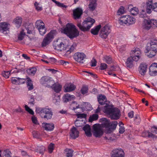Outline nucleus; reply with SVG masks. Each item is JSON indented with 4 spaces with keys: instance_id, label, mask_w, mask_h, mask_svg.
I'll return each instance as SVG.
<instances>
[{
    "instance_id": "f257e3e1",
    "label": "nucleus",
    "mask_w": 157,
    "mask_h": 157,
    "mask_svg": "<svg viewBox=\"0 0 157 157\" xmlns=\"http://www.w3.org/2000/svg\"><path fill=\"white\" fill-rule=\"evenodd\" d=\"M63 32L71 39L76 38L79 35V32L75 26L71 23H68L66 25Z\"/></svg>"
},
{
    "instance_id": "f03ea898",
    "label": "nucleus",
    "mask_w": 157,
    "mask_h": 157,
    "mask_svg": "<svg viewBox=\"0 0 157 157\" xmlns=\"http://www.w3.org/2000/svg\"><path fill=\"white\" fill-rule=\"evenodd\" d=\"M36 112L40 115L42 118L46 119L47 120L52 118L53 115V112L51 108L46 107H36Z\"/></svg>"
},
{
    "instance_id": "7ed1b4c3",
    "label": "nucleus",
    "mask_w": 157,
    "mask_h": 157,
    "mask_svg": "<svg viewBox=\"0 0 157 157\" xmlns=\"http://www.w3.org/2000/svg\"><path fill=\"white\" fill-rule=\"evenodd\" d=\"M95 22V21L94 19L91 17H88L82 22V25L78 23H77V26L82 31L87 32L89 31Z\"/></svg>"
},
{
    "instance_id": "20e7f679",
    "label": "nucleus",
    "mask_w": 157,
    "mask_h": 157,
    "mask_svg": "<svg viewBox=\"0 0 157 157\" xmlns=\"http://www.w3.org/2000/svg\"><path fill=\"white\" fill-rule=\"evenodd\" d=\"M145 52L149 53L148 56L150 58L155 56L157 53V40H151L146 48Z\"/></svg>"
},
{
    "instance_id": "39448f33",
    "label": "nucleus",
    "mask_w": 157,
    "mask_h": 157,
    "mask_svg": "<svg viewBox=\"0 0 157 157\" xmlns=\"http://www.w3.org/2000/svg\"><path fill=\"white\" fill-rule=\"evenodd\" d=\"M135 19L129 15H124L122 16L119 20V23L121 25L124 24L128 25L132 24L135 22Z\"/></svg>"
},
{
    "instance_id": "423d86ee",
    "label": "nucleus",
    "mask_w": 157,
    "mask_h": 157,
    "mask_svg": "<svg viewBox=\"0 0 157 157\" xmlns=\"http://www.w3.org/2000/svg\"><path fill=\"white\" fill-rule=\"evenodd\" d=\"M55 31L52 30L47 34L46 37L43 39L41 45L43 47L46 46L48 45L52 41L54 38V34Z\"/></svg>"
},
{
    "instance_id": "0eeeda50",
    "label": "nucleus",
    "mask_w": 157,
    "mask_h": 157,
    "mask_svg": "<svg viewBox=\"0 0 157 157\" xmlns=\"http://www.w3.org/2000/svg\"><path fill=\"white\" fill-rule=\"evenodd\" d=\"M53 45L54 48L55 49L60 51L66 49V45L62 42L60 40L58 39L54 41L53 42Z\"/></svg>"
},
{
    "instance_id": "6e6552de",
    "label": "nucleus",
    "mask_w": 157,
    "mask_h": 157,
    "mask_svg": "<svg viewBox=\"0 0 157 157\" xmlns=\"http://www.w3.org/2000/svg\"><path fill=\"white\" fill-rule=\"evenodd\" d=\"M40 82L42 84H46L48 86H50L54 83L53 78L48 76L42 77L40 79Z\"/></svg>"
},
{
    "instance_id": "1a4fd4ad",
    "label": "nucleus",
    "mask_w": 157,
    "mask_h": 157,
    "mask_svg": "<svg viewBox=\"0 0 157 157\" xmlns=\"http://www.w3.org/2000/svg\"><path fill=\"white\" fill-rule=\"evenodd\" d=\"M93 135L96 137H100L103 134V131L100 126L97 124H94L93 126Z\"/></svg>"
},
{
    "instance_id": "9d476101",
    "label": "nucleus",
    "mask_w": 157,
    "mask_h": 157,
    "mask_svg": "<svg viewBox=\"0 0 157 157\" xmlns=\"http://www.w3.org/2000/svg\"><path fill=\"white\" fill-rule=\"evenodd\" d=\"M141 52L140 49L138 48H136L134 50L131 51L130 56L133 58L135 61H137L141 57Z\"/></svg>"
},
{
    "instance_id": "9b49d317",
    "label": "nucleus",
    "mask_w": 157,
    "mask_h": 157,
    "mask_svg": "<svg viewBox=\"0 0 157 157\" xmlns=\"http://www.w3.org/2000/svg\"><path fill=\"white\" fill-rule=\"evenodd\" d=\"M125 153L123 150L120 148L113 150L111 154L112 157H124Z\"/></svg>"
},
{
    "instance_id": "f8f14e48",
    "label": "nucleus",
    "mask_w": 157,
    "mask_h": 157,
    "mask_svg": "<svg viewBox=\"0 0 157 157\" xmlns=\"http://www.w3.org/2000/svg\"><path fill=\"white\" fill-rule=\"evenodd\" d=\"M110 32V29L109 27L107 25H105L102 28L100 36L102 38L105 39Z\"/></svg>"
},
{
    "instance_id": "ddd939ff",
    "label": "nucleus",
    "mask_w": 157,
    "mask_h": 157,
    "mask_svg": "<svg viewBox=\"0 0 157 157\" xmlns=\"http://www.w3.org/2000/svg\"><path fill=\"white\" fill-rule=\"evenodd\" d=\"M120 113V111L118 109L114 108L113 110L109 115L111 119L117 120L119 119L121 116Z\"/></svg>"
},
{
    "instance_id": "4468645a",
    "label": "nucleus",
    "mask_w": 157,
    "mask_h": 157,
    "mask_svg": "<svg viewBox=\"0 0 157 157\" xmlns=\"http://www.w3.org/2000/svg\"><path fill=\"white\" fill-rule=\"evenodd\" d=\"M86 57V55L82 52L76 53L74 56V58L76 61L82 63H83V60Z\"/></svg>"
},
{
    "instance_id": "2eb2a0df",
    "label": "nucleus",
    "mask_w": 157,
    "mask_h": 157,
    "mask_svg": "<svg viewBox=\"0 0 157 157\" xmlns=\"http://www.w3.org/2000/svg\"><path fill=\"white\" fill-rule=\"evenodd\" d=\"M147 65L144 63L140 64L138 68L139 73L142 76H144L147 71Z\"/></svg>"
},
{
    "instance_id": "dca6fc26",
    "label": "nucleus",
    "mask_w": 157,
    "mask_h": 157,
    "mask_svg": "<svg viewBox=\"0 0 157 157\" xmlns=\"http://www.w3.org/2000/svg\"><path fill=\"white\" fill-rule=\"evenodd\" d=\"M64 91L70 92L74 90L76 88L75 86L71 83H67L64 86Z\"/></svg>"
},
{
    "instance_id": "f3484780",
    "label": "nucleus",
    "mask_w": 157,
    "mask_h": 157,
    "mask_svg": "<svg viewBox=\"0 0 157 157\" xmlns=\"http://www.w3.org/2000/svg\"><path fill=\"white\" fill-rule=\"evenodd\" d=\"M82 13V9L79 8H77L73 10V14L75 19L80 18Z\"/></svg>"
},
{
    "instance_id": "a211bd4d",
    "label": "nucleus",
    "mask_w": 157,
    "mask_h": 157,
    "mask_svg": "<svg viewBox=\"0 0 157 157\" xmlns=\"http://www.w3.org/2000/svg\"><path fill=\"white\" fill-rule=\"evenodd\" d=\"M70 137L73 139H75L79 136V132L76 128L73 126L71 130Z\"/></svg>"
},
{
    "instance_id": "6ab92c4d",
    "label": "nucleus",
    "mask_w": 157,
    "mask_h": 157,
    "mask_svg": "<svg viewBox=\"0 0 157 157\" xmlns=\"http://www.w3.org/2000/svg\"><path fill=\"white\" fill-rule=\"evenodd\" d=\"M113 108L112 105L106 104L104 108L103 111L105 113L109 115L113 110Z\"/></svg>"
},
{
    "instance_id": "aec40b11",
    "label": "nucleus",
    "mask_w": 157,
    "mask_h": 157,
    "mask_svg": "<svg viewBox=\"0 0 157 157\" xmlns=\"http://www.w3.org/2000/svg\"><path fill=\"white\" fill-rule=\"evenodd\" d=\"M43 127L47 131H52L54 128V124L52 123H44L42 124Z\"/></svg>"
},
{
    "instance_id": "412c9836",
    "label": "nucleus",
    "mask_w": 157,
    "mask_h": 157,
    "mask_svg": "<svg viewBox=\"0 0 157 157\" xmlns=\"http://www.w3.org/2000/svg\"><path fill=\"white\" fill-rule=\"evenodd\" d=\"M83 129L87 136L90 137L91 136L92 134L91 133V128L90 125L86 124L83 127Z\"/></svg>"
},
{
    "instance_id": "4be33fe9",
    "label": "nucleus",
    "mask_w": 157,
    "mask_h": 157,
    "mask_svg": "<svg viewBox=\"0 0 157 157\" xmlns=\"http://www.w3.org/2000/svg\"><path fill=\"white\" fill-rule=\"evenodd\" d=\"M75 97L73 95H71L69 94H65L63 97V101L64 102H67L74 99Z\"/></svg>"
},
{
    "instance_id": "5701e85b",
    "label": "nucleus",
    "mask_w": 157,
    "mask_h": 157,
    "mask_svg": "<svg viewBox=\"0 0 157 157\" xmlns=\"http://www.w3.org/2000/svg\"><path fill=\"white\" fill-rule=\"evenodd\" d=\"M8 24L6 22L0 23V31L4 33L8 30Z\"/></svg>"
},
{
    "instance_id": "b1692460",
    "label": "nucleus",
    "mask_w": 157,
    "mask_h": 157,
    "mask_svg": "<svg viewBox=\"0 0 157 157\" xmlns=\"http://www.w3.org/2000/svg\"><path fill=\"white\" fill-rule=\"evenodd\" d=\"M153 0H148L146 2L147 12L150 14L151 13V10L152 8Z\"/></svg>"
},
{
    "instance_id": "393cba45",
    "label": "nucleus",
    "mask_w": 157,
    "mask_h": 157,
    "mask_svg": "<svg viewBox=\"0 0 157 157\" xmlns=\"http://www.w3.org/2000/svg\"><path fill=\"white\" fill-rule=\"evenodd\" d=\"M101 120L102 121L101 124L102 127L103 128H109L110 122L109 120L105 118H102Z\"/></svg>"
},
{
    "instance_id": "a878e982",
    "label": "nucleus",
    "mask_w": 157,
    "mask_h": 157,
    "mask_svg": "<svg viewBox=\"0 0 157 157\" xmlns=\"http://www.w3.org/2000/svg\"><path fill=\"white\" fill-rule=\"evenodd\" d=\"M97 5L96 0H92L88 5V8L90 11H93L96 8Z\"/></svg>"
},
{
    "instance_id": "bb28decb",
    "label": "nucleus",
    "mask_w": 157,
    "mask_h": 157,
    "mask_svg": "<svg viewBox=\"0 0 157 157\" xmlns=\"http://www.w3.org/2000/svg\"><path fill=\"white\" fill-rule=\"evenodd\" d=\"M133 58L131 56L128 58L126 62V65L128 68H132L133 66Z\"/></svg>"
},
{
    "instance_id": "cd10ccee",
    "label": "nucleus",
    "mask_w": 157,
    "mask_h": 157,
    "mask_svg": "<svg viewBox=\"0 0 157 157\" xmlns=\"http://www.w3.org/2000/svg\"><path fill=\"white\" fill-rule=\"evenodd\" d=\"M52 85V87L55 92L59 93L61 91L62 88V86L61 85L55 83Z\"/></svg>"
},
{
    "instance_id": "c85d7f7f",
    "label": "nucleus",
    "mask_w": 157,
    "mask_h": 157,
    "mask_svg": "<svg viewBox=\"0 0 157 157\" xmlns=\"http://www.w3.org/2000/svg\"><path fill=\"white\" fill-rule=\"evenodd\" d=\"M98 100L99 103L101 105H104L106 101V97L102 95H99L98 97Z\"/></svg>"
},
{
    "instance_id": "c756f323",
    "label": "nucleus",
    "mask_w": 157,
    "mask_h": 157,
    "mask_svg": "<svg viewBox=\"0 0 157 157\" xmlns=\"http://www.w3.org/2000/svg\"><path fill=\"white\" fill-rule=\"evenodd\" d=\"M22 21V19L19 17H16L14 20V22L17 27H19Z\"/></svg>"
},
{
    "instance_id": "7c9ffc66",
    "label": "nucleus",
    "mask_w": 157,
    "mask_h": 157,
    "mask_svg": "<svg viewBox=\"0 0 157 157\" xmlns=\"http://www.w3.org/2000/svg\"><path fill=\"white\" fill-rule=\"evenodd\" d=\"M144 24L143 25L144 28L147 30H149L152 26L149 21V20H144Z\"/></svg>"
},
{
    "instance_id": "2f4dec72",
    "label": "nucleus",
    "mask_w": 157,
    "mask_h": 157,
    "mask_svg": "<svg viewBox=\"0 0 157 157\" xmlns=\"http://www.w3.org/2000/svg\"><path fill=\"white\" fill-rule=\"evenodd\" d=\"M36 69L35 67H32L26 70L27 73L29 75L33 76L36 73Z\"/></svg>"
},
{
    "instance_id": "473e14b6",
    "label": "nucleus",
    "mask_w": 157,
    "mask_h": 157,
    "mask_svg": "<svg viewBox=\"0 0 157 157\" xmlns=\"http://www.w3.org/2000/svg\"><path fill=\"white\" fill-rule=\"evenodd\" d=\"M101 25H99L97 26L95 28L92 29L91 30V33L94 35H96L98 34V31L101 28Z\"/></svg>"
},
{
    "instance_id": "72a5a7b5",
    "label": "nucleus",
    "mask_w": 157,
    "mask_h": 157,
    "mask_svg": "<svg viewBox=\"0 0 157 157\" xmlns=\"http://www.w3.org/2000/svg\"><path fill=\"white\" fill-rule=\"evenodd\" d=\"M2 157H11V153L9 150H6L2 151Z\"/></svg>"
},
{
    "instance_id": "f704fd0d",
    "label": "nucleus",
    "mask_w": 157,
    "mask_h": 157,
    "mask_svg": "<svg viewBox=\"0 0 157 157\" xmlns=\"http://www.w3.org/2000/svg\"><path fill=\"white\" fill-rule=\"evenodd\" d=\"M21 66V65H19L17 66L16 68V70L12 69L10 71V74L13 73H17L19 72L23 71V70L22 69L20 68V67Z\"/></svg>"
},
{
    "instance_id": "c9c22d12",
    "label": "nucleus",
    "mask_w": 157,
    "mask_h": 157,
    "mask_svg": "<svg viewBox=\"0 0 157 157\" xmlns=\"http://www.w3.org/2000/svg\"><path fill=\"white\" fill-rule=\"evenodd\" d=\"M98 117V115L97 114H94L90 116L89 119V122H92L94 121L97 120Z\"/></svg>"
},
{
    "instance_id": "e433bc0d",
    "label": "nucleus",
    "mask_w": 157,
    "mask_h": 157,
    "mask_svg": "<svg viewBox=\"0 0 157 157\" xmlns=\"http://www.w3.org/2000/svg\"><path fill=\"white\" fill-rule=\"evenodd\" d=\"M142 136L143 137H144L148 136L153 138L157 137L156 136H155V135L150 132H143L142 134Z\"/></svg>"
},
{
    "instance_id": "4c0bfd02",
    "label": "nucleus",
    "mask_w": 157,
    "mask_h": 157,
    "mask_svg": "<svg viewBox=\"0 0 157 157\" xmlns=\"http://www.w3.org/2000/svg\"><path fill=\"white\" fill-rule=\"evenodd\" d=\"M28 82H27V85L29 90H31L33 89V86L32 83V82L31 79L29 78H27Z\"/></svg>"
},
{
    "instance_id": "58836bf2",
    "label": "nucleus",
    "mask_w": 157,
    "mask_h": 157,
    "mask_svg": "<svg viewBox=\"0 0 157 157\" xmlns=\"http://www.w3.org/2000/svg\"><path fill=\"white\" fill-rule=\"evenodd\" d=\"M44 25V23L42 20H37L35 23V26L37 29Z\"/></svg>"
},
{
    "instance_id": "ea45409f",
    "label": "nucleus",
    "mask_w": 157,
    "mask_h": 157,
    "mask_svg": "<svg viewBox=\"0 0 157 157\" xmlns=\"http://www.w3.org/2000/svg\"><path fill=\"white\" fill-rule=\"evenodd\" d=\"M40 34L41 35H44L46 32V30L45 28L44 25L38 29Z\"/></svg>"
},
{
    "instance_id": "a19ab883",
    "label": "nucleus",
    "mask_w": 157,
    "mask_h": 157,
    "mask_svg": "<svg viewBox=\"0 0 157 157\" xmlns=\"http://www.w3.org/2000/svg\"><path fill=\"white\" fill-rule=\"evenodd\" d=\"M36 152L39 151L40 154H43L45 150V147L43 146H37L36 149Z\"/></svg>"
},
{
    "instance_id": "79ce46f5",
    "label": "nucleus",
    "mask_w": 157,
    "mask_h": 157,
    "mask_svg": "<svg viewBox=\"0 0 157 157\" xmlns=\"http://www.w3.org/2000/svg\"><path fill=\"white\" fill-rule=\"evenodd\" d=\"M138 9L136 7L132 8L130 10V12L131 14L134 16L136 15L138 13Z\"/></svg>"
},
{
    "instance_id": "37998d69",
    "label": "nucleus",
    "mask_w": 157,
    "mask_h": 157,
    "mask_svg": "<svg viewBox=\"0 0 157 157\" xmlns=\"http://www.w3.org/2000/svg\"><path fill=\"white\" fill-rule=\"evenodd\" d=\"M149 21L152 27L155 28L157 27V20L155 19H151L149 20Z\"/></svg>"
},
{
    "instance_id": "c03bdc74",
    "label": "nucleus",
    "mask_w": 157,
    "mask_h": 157,
    "mask_svg": "<svg viewBox=\"0 0 157 157\" xmlns=\"http://www.w3.org/2000/svg\"><path fill=\"white\" fill-rule=\"evenodd\" d=\"M60 101L59 97L58 96H55L53 100V102L56 105H59Z\"/></svg>"
},
{
    "instance_id": "a18cd8bd",
    "label": "nucleus",
    "mask_w": 157,
    "mask_h": 157,
    "mask_svg": "<svg viewBox=\"0 0 157 157\" xmlns=\"http://www.w3.org/2000/svg\"><path fill=\"white\" fill-rule=\"evenodd\" d=\"M149 69L157 72V63H153L150 66Z\"/></svg>"
},
{
    "instance_id": "49530a36",
    "label": "nucleus",
    "mask_w": 157,
    "mask_h": 157,
    "mask_svg": "<svg viewBox=\"0 0 157 157\" xmlns=\"http://www.w3.org/2000/svg\"><path fill=\"white\" fill-rule=\"evenodd\" d=\"M25 35V33L24 32V30H22L20 34L18 36V39L20 40H22L24 38V36Z\"/></svg>"
},
{
    "instance_id": "de8ad7c7",
    "label": "nucleus",
    "mask_w": 157,
    "mask_h": 157,
    "mask_svg": "<svg viewBox=\"0 0 157 157\" xmlns=\"http://www.w3.org/2000/svg\"><path fill=\"white\" fill-rule=\"evenodd\" d=\"M118 123L117 121H113L112 122H110V127L109 128H110L112 129H115Z\"/></svg>"
},
{
    "instance_id": "09e8293b",
    "label": "nucleus",
    "mask_w": 157,
    "mask_h": 157,
    "mask_svg": "<svg viewBox=\"0 0 157 157\" xmlns=\"http://www.w3.org/2000/svg\"><path fill=\"white\" fill-rule=\"evenodd\" d=\"M67 152L66 155L67 157H72L73 153V150L71 149H67L65 150Z\"/></svg>"
},
{
    "instance_id": "8fccbe9b",
    "label": "nucleus",
    "mask_w": 157,
    "mask_h": 157,
    "mask_svg": "<svg viewBox=\"0 0 157 157\" xmlns=\"http://www.w3.org/2000/svg\"><path fill=\"white\" fill-rule=\"evenodd\" d=\"M52 2H55L56 4L58 6L61 7L66 8L67 6L61 3L60 2L56 1V0H52Z\"/></svg>"
},
{
    "instance_id": "3c124183",
    "label": "nucleus",
    "mask_w": 157,
    "mask_h": 157,
    "mask_svg": "<svg viewBox=\"0 0 157 157\" xmlns=\"http://www.w3.org/2000/svg\"><path fill=\"white\" fill-rule=\"evenodd\" d=\"M71 105L72 108V109L74 110H75L76 109L79 108V105H78L77 103L75 101L72 102Z\"/></svg>"
},
{
    "instance_id": "603ef678",
    "label": "nucleus",
    "mask_w": 157,
    "mask_h": 157,
    "mask_svg": "<svg viewBox=\"0 0 157 157\" xmlns=\"http://www.w3.org/2000/svg\"><path fill=\"white\" fill-rule=\"evenodd\" d=\"M2 75L6 78H8L10 74V71H4L2 72Z\"/></svg>"
},
{
    "instance_id": "864d4df0",
    "label": "nucleus",
    "mask_w": 157,
    "mask_h": 157,
    "mask_svg": "<svg viewBox=\"0 0 157 157\" xmlns=\"http://www.w3.org/2000/svg\"><path fill=\"white\" fill-rule=\"evenodd\" d=\"M104 61L108 64L111 63L112 62V59L109 56H106L104 57Z\"/></svg>"
},
{
    "instance_id": "5fc2aeb1",
    "label": "nucleus",
    "mask_w": 157,
    "mask_h": 157,
    "mask_svg": "<svg viewBox=\"0 0 157 157\" xmlns=\"http://www.w3.org/2000/svg\"><path fill=\"white\" fill-rule=\"evenodd\" d=\"M119 125L120 127L119 129V132L120 134H122L125 131L124 127L123 126H121V124H122V125H123V123L122 122H119Z\"/></svg>"
},
{
    "instance_id": "6e6d98bb",
    "label": "nucleus",
    "mask_w": 157,
    "mask_h": 157,
    "mask_svg": "<svg viewBox=\"0 0 157 157\" xmlns=\"http://www.w3.org/2000/svg\"><path fill=\"white\" fill-rule=\"evenodd\" d=\"M134 121L137 124H138L140 123L141 120L139 115H137L135 116Z\"/></svg>"
},
{
    "instance_id": "4d7b16f0",
    "label": "nucleus",
    "mask_w": 157,
    "mask_h": 157,
    "mask_svg": "<svg viewBox=\"0 0 157 157\" xmlns=\"http://www.w3.org/2000/svg\"><path fill=\"white\" fill-rule=\"evenodd\" d=\"M124 7L123 6H121L117 11V15H120L123 14L124 13Z\"/></svg>"
},
{
    "instance_id": "13d9d810",
    "label": "nucleus",
    "mask_w": 157,
    "mask_h": 157,
    "mask_svg": "<svg viewBox=\"0 0 157 157\" xmlns=\"http://www.w3.org/2000/svg\"><path fill=\"white\" fill-rule=\"evenodd\" d=\"M36 9L37 10H42V7L41 5L37 2H35L34 4Z\"/></svg>"
},
{
    "instance_id": "bf43d9fd",
    "label": "nucleus",
    "mask_w": 157,
    "mask_h": 157,
    "mask_svg": "<svg viewBox=\"0 0 157 157\" xmlns=\"http://www.w3.org/2000/svg\"><path fill=\"white\" fill-rule=\"evenodd\" d=\"M19 79L18 78H14L12 77L11 79V82L12 83L16 84L19 85Z\"/></svg>"
},
{
    "instance_id": "052dcab7",
    "label": "nucleus",
    "mask_w": 157,
    "mask_h": 157,
    "mask_svg": "<svg viewBox=\"0 0 157 157\" xmlns=\"http://www.w3.org/2000/svg\"><path fill=\"white\" fill-rule=\"evenodd\" d=\"M112 136L113 135L111 133H106L105 138L106 140L113 141L114 139H112Z\"/></svg>"
},
{
    "instance_id": "680f3d73",
    "label": "nucleus",
    "mask_w": 157,
    "mask_h": 157,
    "mask_svg": "<svg viewBox=\"0 0 157 157\" xmlns=\"http://www.w3.org/2000/svg\"><path fill=\"white\" fill-rule=\"evenodd\" d=\"M77 46V44L76 43H74L71 46V47L69 49V50L67 51V52H70V53L73 52L75 48Z\"/></svg>"
},
{
    "instance_id": "e2e57ef3",
    "label": "nucleus",
    "mask_w": 157,
    "mask_h": 157,
    "mask_svg": "<svg viewBox=\"0 0 157 157\" xmlns=\"http://www.w3.org/2000/svg\"><path fill=\"white\" fill-rule=\"evenodd\" d=\"M25 110L27 111L29 113H30V114L33 115L34 114V112L33 111V110L30 109L28 106L25 105Z\"/></svg>"
},
{
    "instance_id": "0e129e2a",
    "label": "nucleus",
    "mask_w": 157,
    "mask_h": 157,
    "mask_svg": "<svg viewBox=\"0 0 157 157\" xmlns=\"http://www.w3.org/2000/svg\"><path fill=\"white\" fill-rule=\"evenodd\" d=\"M25 110L27 111L29 113H30V114L33 115L34 114V112L33 111V110L30 109L28 106L25 105Z\"/></svg>"
},
{
    "instance_id": "69168bd1",
    "label": "nucleus",
    "mask_w": 157,
    "mask_h": 157,
    "mask_svg": "<svg viewBox=\"0 0 157 157\" xmlns=\"http://www.w3.org/2000/svg\"><path fill=\"white\" fill-rule=\"evenodd\" d=\"M25 110L27 111L29 113H30V114L33 115L34 114V112L33 111V110L30 109L28 106L25 105Z\"/></svg>"
},
{
    "instance_id": "338daca9",
    "label": "nucleus",
    "mask_w": 157,
    "mask_h": 157,
    "mask_svg": "<svg viewBox=\"0 0 157 157\" xmlns=\"http://www.w3.org/2000/svg\"><path fill=\"white\" fill-rule=\"evenodd\" d=\"M25 110L27 111L29 113H30V114L33 115L34 114V112L33 111V110L30 109L28 106L25 105Z\"/></svg>"
},
{
    "instance_id": "774afa93",
    "label": "nucleus",
    "mask_w": 157,
    "mask_h": 157,
    "mask_svg": "<svg viewBox=\"0 0 157 157\" xmlns=\"http://www.w3.org/2000/svg\"><path fill=\"white\" fill-rule=\"evenodd\" d=\"M149 74L151 76H155L157 75V72L149 69Z\"/></svg>"
}]
</instances>
